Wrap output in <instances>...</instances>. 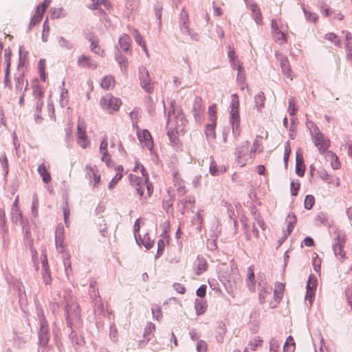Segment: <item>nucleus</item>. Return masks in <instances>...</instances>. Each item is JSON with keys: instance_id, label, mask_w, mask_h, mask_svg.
<instances>
[{"instance_id": "nucleus-1", "label": "nucleus", "mask_w": 352, "mask_h": 352, "mask_svg": "<svg viewBox=\"0 0 352 352\" xmlns=\"http://www.w3.org/2000/svg\"><path fill=\"white\" fill-rule=\"evenodd\" d=\"M131 184L135 188L141 197L147 199L153 192V187L148 183L147 173H131L129 175Z\"/></svg>"}, {"instance_id": "nucleus-2", "label": "nucleus", "mask_w": 352, "mask_h": 352, "mask_svg": "<svg viewBox=\"0 0 352 352\" xmlns=\"http://www.w3.org/2000/svg\"><path fill=\"white\" fill-rule=\"evenodd\" d=\"M230 103V122L232 124V133L235 137L241 134L240 116H239V99L236 94L231 96Z\"/></svg>"}, {"instance_id": "nucleus-3", "label": "nucleus", "mask_w": 352, "mask_h": 352, "mask_svg": "<svg viewBox=\"0 0 352 352\" xmlns=\"http://www.w3.org/2000/svg\"><path fill=\"white\" fill-rule=\"evenodd\" d=\"M121 104L122 102L120 98H116L110 94L102 97L100 101L101 107L109 113L118 111Z\"/></svg>"}, {"instance_id": "nucleus-4", "label": "nucleus", "mask_w": 352, "mask_h": 352, "mask_svg": "<svg viewBox=\"0 0 352 352\" xmlns=\"http://www.w3.org/2000/svg\"><path fill=\"white\" fill-rule=\"evenodd\" d=\"M87 126L83 119L79 118L77 124V143L82 148H86L89 144L90 141L86 134Z\"/></svg>"}, {"instance_id": "nucleus-5", "label": "nucleus", "mask_w": 352, "mask_h": 352, "mask_svg": "<svg viewBox=\"0 0 352 352\" xmlns=\"http://www.w3.org/2000/svg\"><path fill=\"white\" fill-rule=\"evenodd\" d=\"M312 140L315 146L318 148L321 153H324L330 146L329 140L325 138L318 128H316L313 131Z\"/></svg>"}, {"instance_id": "nucleus-6", "label": "nucleus", "mask_w": 352, "mask_h": 352, "mask_svg": "<svg viewBox=\"0 0 352 352\" xmlns=\"http://www.w3.org/2000/svg\"><path fill=\"white\" fill-rule=\"evenodd\" d=\"M256 226L261 228L263 230H265L266 228L265 223L259 214H255L254 222L252 223V230L250 231L247 230L245 231V236L247 240H251L252 236L255 239H258L259 237V232L256 228Z\"/></svg>"}, {"instance_id": "nucleus-7", "label": "nucleus", "mask_w": 352, "mask_h": 352, "mask_svg": "<svg viewBox=\"0 0 352 352\" xmlns=\"http://www.w3.org/2000/svg\"><path fill=\"white\" fill-rule=\"evenodd\" d=\"M346 243V237L344 234H338L335 240L333 245V252L336 256L343 262L346 258V253L344 247Z\"/></svg>"}, {"instance_id": "nucleus-8", "label": "nucleus", "mask_w": 352, "mask_h": 352, "mask_svg": "<svg viewBox=\"0 0 352 352\" xmlns=\"http://www.w3.org/2000/svg\"><path fill=\"white\" fill-rule=\"evenodd\" d=\"M267 137L268 133L266 131H262L260 135H256L252 144V146L250 149V155L252 157H254L255 154L257 153H260L263 152V140H267Z\"/></svg>"}, {"instance_id": "nucleus-9", "label": "nucleus", "mask_w": 352, "mask_h": 352, "mask_svg": "<svg viewBox=\"0 0 352 352\" xmlns=\"http://www.w3.org/2000/svg\"><path fill=\"white\" fill-rule=\"evenodd\" d=\"M140 80L142 87L147 93H152L154 89V82L151 81L148 72L146 68H142L140 72Z\"/></svg>"}, {"instance_id": "nucleus-10", "label": "nucleus", "mask_w": 352, "mask_h": 352, "mask_svg": "<svg viewBox=\"0 0 352 352\" xmlns=\"http://www.w3.org/2000/svg\"><path fill=\"white\" fill-rule=\"evenodd\" d=\"M276 56L280 61L282 73L292 80L293 79V75L288 58L279 52H276Z\"/></svg>"}, {"instance_id": "nucleus-11", "label": "nucleus", "mask_w": 352, "mask_h": 352, "mask_svg": "<svg viewBox=\"0 0 352 352\" xmlns=\"http://www.w3.org/2000/svg\"><path fill=\"white\" fill-rule=\"evenodd\" d=\"M87 177L93 182V186L98 188L101 180L100 174L98 168L87 165L85 167Z\"/></svg>"}, {"instance_id": "nucleus-12", "label": "nucleus", "mask_w": 352, "mask_h": 352, "mask_svg": "<svg viewBox=\"0 0 352 352\" xmlns=\"http://www.w3.org/2000/svg\"><path fill=\"white\" fill-rule=\"evenodd\" d=\"M284 291L285 285L283 283H276L275 284L274 289V300L269 302V307L274 308L279 304L283 298Z\"/></svg>"}, {"instance_id": "nucleus-13", "label": "nucleus", "mask_w": 352, "mask_h": 352, "mask_svg": "<svg viewBox=\"0 0 352 352\" xmlns=\"http://www.w3.org/2000/svg\"><path fill=\"white\" fill-rule=\"evenodd\" d=\"M65 230L62 225H58L56 229L55 241L57 250L63 252L65 251V245L64 244Z\"/></svg>"}, {"instance_id": "nucleus-14", "label": "nucleus", "mask_w": 352, "mask_h": 352, "mask_svg": "<svg viewBox=\"0 0 352 352\" xmlns=\"http://www.w3.org/2000/svg\"><path fill=\"white\" fill-rule=\"evenodd\" d=\"M138 138L139 141L141 142L143 146L151 149L153 147V140L151 133L148 130L144 129L142 131H138Z\"/></svg>"}, {"instance_id": "nucleus-15", "label": "nucleus", "mask_w": 352, "mask_h": 352, "mask_svg": "<svg viewBox=\"0 0 352 352\" xmlns=\"http://www.w3.org/2000/svg\"><path fill=\"white\" fill-rule=\"evenodd\" d=\"M11 217L12 221L15 223H21L22 222V214L19 208V198L18 195L15 197L11 208Z\"/></svg>"}, {"instance_id": "nucleus-16", "label": "nucleus", "mask_w": 352, "mask_h": 352, "mask_svg": "<svg viewBox=\"0 0 352 352\" xmlns=\"http://www.w3.org/2000/svg\"><path fill=\"white\" fill-rule=\"evenodd\" d=\"M246 285L250 292L256 291V280L254 276V269L253 266H250L247 269Z\"/></svg>"}, {"instance_id": "nucleus-17", "label": "nucleus", "mask_w": 352, "mask_h": 352, "mask_svg": "<svg viewBox=\"0 0 352 352\" xmlns=\"http://www.w3.org/2000/svg\"><path fill=\"white\" fill-rule=\"evenodd\" d=\"M320 177L327 183L331 184L333 187L338 188L340 186V181L339 177L329 175L325 170L319 171Z\"/></svg>"}, {"instance_id": "nucleus-18", "label": "nucleus", "mask_w": 352, "mask_h": 352, "mask_svg": "<svg viewBox=\"0 0 352 352\" xmlns=\"http://www.w3.org/2000/svg\"><path fill=\"white\" fill-rule=\"evenodd\" d=\"M316 289V280L310 276L307 285V293L305 296L306 300H309L310 305L311 304L312 298L315 295Z\"/></svg>"}, {"instance_id": "nucleus-19", "label": "nucleus", "mask_w": 352, "mask_h": 352, "mask_svg": "<svg viewBox=\"0 0 352 352\" xmlns=\"http://www.w3.org/2000/svg\"><path fill=\"white\" fill-rule=\"evenodd\" d=\"M89 41L91 43L90 45V49L91 50L94 52L95 54H97L98 55L100 56H104L105 52L104 50H102L100 45H99V38L94 35H90L89 37Z\"/></svg>"}, {"instance_id": "nucleus-20", "label": "nucleus", "mask_w": 352, "mask_h": 352, "mask_svg": "<svg viewBox=\"0 0 352 352\" xmlns=\"http://www.w3.org/2000/svg\"><path fill=\"white\" fill-rule=\"evenodd\" d=\"M237 77L236 81L238 84L240 85V89L241 90H244L245 88H248V84L246 83V78L245 72L242 65V63L240 62H237Z\"/></svg>"}, {"instance_id": "nucleus-21", "label": "nucleus", "mask_w": 352, "mask_h": 352, "mask_svg": "<svg viewBox=\"0 0 352 352\" xmlns=\"http://www.w3.org/2000/svg\"><path fill=\"white\" fill-rule=\"evenodd\" d=\"M78 65L84 68L94 69L97 67L98 64L92 60L90 57L82 55L78 60Z\"/></svg>"}, {"instance_id": "nucleus-22", "label": "nucleus", "mask_w": 352, "mask_h": 352, "mask_svg": "<svg viewBox=\"0 0 352 352\" xmlns=\"http://www.w3.org/2000/svg\"><path fill=\"white\" fill-rule=\"evenodd\" d=\"M168 126V135L170 139L174 142L176 139V134L178 133V130L179 126L175 124V121L174 118H171L170 116L168 118L167 122Z\"/></svg>"}, {"instance_id": "nucleus-23", "label": "nucleus", "mask_w": 352, "mask_h": 352, "mask_svg": "<svg viewBox=\"0 0 352 352\" xmlns=\"http://www.w3.org/2000/svg\"><path fill=\"white\" fill-rule=\"evenodd\" d=\"M195 271L197 275H200L208 269L206 260L203 257H197L194 264Z\"/></svg>"}, {"instance_id": "nucleus-24", "label": "nucleus", "mask_w": 352, "mask_h": 352, "mask_svg": "<svg viewBox=\"0 0 352 352\" xmlns=\"http://www.w3.org/2000/svg\"><path fill=\"white\" fill-rule=\"evenodd\" d=\"M107 146H108V142H107V139L105 138L100 143V152L102 155V157H101L102 161L105 162L107 166H109V163L111 162V157L108 153Z\"/></svg>"}, {"instance_id": "nucleus-25", "label": "nucleus", "mask_w": 352, "mask_h": 352, "mask_svg": "<svg viewBox=\"0 0 352 352\" xmlns=\"http://www.w3.org/2000/svg\"><path fill=\"white\" fill-rule=\"evenodd\" d=\"M116 85V80L113 76L107 75L104 76L100 82L101 87L104 90L113 89Z\"/></svg>"}, {"instance_id": "nucleus-26", "label": "nucleus", "mask_w": 352, "mask_h": 352, "mask_svg": "<svg viewBox=\"0 0 352 352\" xmlns=\"http://www.w3.org/2000/svg\"><path fill=\"white\" fill-rule=\"evenodd\" d=\"M325 158L327 161L331 163V166L334 170L340 168V162L338 157L333 152L331 151H327L325 154Z\"/></svg>"}, {"instance_id": "nucleus-27", "label": "nucleus", "mask_w": 352, "mask_h": 352, "mask_svg": "<svg viewBox=\"0 0 352 352\" xmlns=\"http://www.w3.org/2000/svg\"><path fill=\"white\" fill-rule=\"evenodd\" d=\"M226 167L225 166H217V164L215 161L213 160H211L210 166H209V171L210 173L213 175H219L220 174H222L226 171Z\"/></svg>"}, {"instance_id": "nucleus-28", "label": "nucleus", "mask_w": 352, "mask_h": 352, "mask_svg": "<svg viewBox=\"0 0 352 352\" xmlns=\"http://www.w3.org/2000/svg\"><path fill=\"white\" fill-rule=\"evenodd\" d=\"M131 34L133 36L135 41L143 48V50L146 53L147 56H149L148 51L146 47V42L144 41L143 37L138 30H133Z\"/></svg>"}, {"instance_id": "nucleus-29", "label": "nucleus", "mask_w": 352, "mask_h": 352, "mask_svg": "<svg viewBox=\"0 0 352 352\" xmlns=\"http://www.w3.org/2000/svg\"><path fill=\"white\" fill-rule=\"evenodd\" d=\"M38 172L42 177L43 182L48 184L51 182V175L44 164H40L38 167Z\"/></svg>"}, {"instance_id": "nucleus-30", "label": "nucleus", "mask_w": 352, "mask_h": 352, "mask_svg": "<svg viewBox=\"0 0 352 352\" xmlns=\"http://www.w3.org/2000/svg\"><path fill=\"white\" fill-rule=\"evenodd\" d=\"M125 8L128 13L132 14L139 8L140 0H125Z\"/></svg>"}, {"instance_id": "nucleus-31", "label": "nucleus", "mask_w": 352, "mask_h": 352, "mask_svg": "<svg viewBox=\"0 0 352 352\" xmlns=\"http://www.w3.org/2000/svg\"><path fill=\"white\" fill-rule=\"evenodd\" d=\"M119 44L121 49L124 51H127L131 47V38L128 34H122L119 39Z\"/></svg>"}, {"instance_id": "nucleus-32", "label": "nucleus", "mask_w": 352, "mask_h": 352, "mask_svg": "<svg viewBox=\"0 0 352 352\" xmlns=\"http://www.w3.org/2000/svg\"><path fill=\"white\" fill-rule=\"evenodd\" d=\"M195 308L197 315L204 314L207 309L206 302L201 299H196L195 301Z\"/></svg>"}, {"instance_id": "nucleus-33", "label": "nucleus", "mask_w": 352, "mask_h": 352, "mask_svg": "<svg viewBox=\"0 0 352 352\" xmlns=\"http://www.w3.org/2000/svg\"><path fill=\"white\" fill-rule=\"evenodd\" d=\"M33 94L34 97L38 100L36 102V108L40 110L43 104V102L41 101V99L43 96V92L42 91L41 87L37 85L34 86L33 87Z\"/></svg>"}, {"instance_id": "nucleus-34", "label": "nucleus", "mask_w": 352, "mask_h": 352, "mask_svg": "<svg viewBox=\"0 0 352 352\" xmlns=\"http://www.w3.org/2000/svg\"><path fill=\"white\" fill-rule=\"evenodd\" d=\"M6 69L5 73V78H4V85L8 87L9 89H12V84L10 82L9 76H10V59L9 57L6 58Z\"/></svg>"}, {"instance_id": "nucleus-35", "label": "nucleus", "mask_w": 352, "mask_h": 352, "mask_svg": "<svg viewBox=\"0 0 352 352\" xmlns=\"http://www.w3.org/2000/svg\"><path fill=\"white\" fill-rule=\"evenodd\" d=\"M295 342L292 336L287 337L286 342L283 346V352H294L295 351Z\"/></svg>"}, {"instance_id": "nucleus-36", "label": "nucleus", "mask_w": 352, "mask_h": 352, "mask_svg": "<svg viewBox=\"0 0 352 352\" xmlns=\"http://www.w3.org/2000/svg\"><path fill=\"white\" fill-rule=\"evenodd\" d=\"M263 343V340L259 336H254L252 338L248 343V348L251 351H255L257 347L261 346Z\"/></svg>"}, {"instance_id": "nucleus-37", "label": "nucleus", "mask_w": 352, "mask_h": 352, "mask_svg": "<svg viewBox=\"0 0 352 352\" xmlns=\"http://www.w3.org/2000/svg\"><path fill=\"white\" fill-rule=\"evenodd\" d=\"M216 122H212L211 124H208L206 126L205 133L207 138L214 140L216 137L215 133Z\"/></svg>"}, {"instance_id": "nucleus-38", "label": "nucleus", "mask_w": 352, "mask_h": 352, "mask_svg": "<svg viewBox=\"0 0 352 352\" xmlns=\"http://www.w3.org/2000/svg\"><path fill=\"white\" fill-rule=\"evenodd\" d=\"M43 14H44V12H43L42 10L41 11L40 10L36 8V10L34 14L33 15V16L31 19L30 27L32 28V27L36 25V24H38V23H40V21H41V19L43 18Z\"/></svg>"}, {"instance_id": "nucleus-39", "label": "nucleus", "mask_w": 352, "mask_h": 352, "mask_svg": "<svg viewBox=\"0 0 352 352\" xmlns=\"http://www.w3.org/2000/svg\"><path fill=\"white\" fill-rule=\"evenodd\" d=\"M122 171L123 168L121 166H118V168H117V173L116 174L115 177L112 179V180L110 182L109 184V189L113 188L114 186L118 183V182L121 179L122 177Z\"/></svg>"}, {"instance_id": "nucleus-40", "label": "nucleus", "mask_w": 352, "mask_h": 352, "mask_svg": "<svg viewBox=\"0 0 352 352\" xmlns=\"http://www.w3.org/2000/svg\"><path fill=\"white\" fill-rule=\"evenodd\" d=\"M155 327L153 324L149 323L147 324V326L145 328L144 333V337L146 339V343L148 341H149L151 338L153 336V332L155 331Z\"/></svg>"}, {"instance_id": "nucleus-41", "label": "nucleus", "mask_w": 352, "mask_h": 352, "mask_svg": "<svg viewBox=\"0 0 352 352\" xmlns=\"http://www.w3.org/2000/svg\"><path fill=\"white\" fill-rule=\"evenodd\" d=\"M256 107L258 109L263 107L265 104V96L263 92L258 93L254 98Z\"/></svg>"}, {"instance_id": "nucleus-42", "label": "nucleus", "mask_w": 352, "mask_h": 352, "mask_svg": "<svg viewBox=\"0 0 352 352\" xmlns=\"http://www.w3.org/2000/svg\"><path fill=\"white\" fill-rule=\"evenodd\" d=\"M92 1V3L89 6V8L91 10H98V14L103 17H105L107 16V14L104 12V11L99 7V0H91Z\"/></svg>"}, {"instance_id": "nucleus-43", "label": "nucleus", "mask_w": 352, "mask_h": 352, "mask_svg": "<svg viewBox=\"0 0 352 352\" xmlns=\"http://www.w3.org/2000/svg\"><path fill=\"white\" fill-rule=\"evenodd\" d=\"M296 174L300 177L303 176L305 173V165L303 164L302 159L298 158V157L296 158Z\"/></svg>"}, {"instance_id": "nucleus-44", "label": "nucleus", "mask_w": 352, "mask_h": 352, "mask_svg": "<svg viewBox=\"0 0 352 352\" xmlns=\"http://www.w3.org/2000/svg\"><path fill=\"white\" fill-rule=\"evenodd\" d=\"M273 36H274V41L276 43H278V44L285 43L287 41L285 34L280 30H278V31H276L275 32H274Z\"/></svg>"}, {"instance_id": "nucleus-45", "label": "nucleus", "mask_w": 352, "mask_h": 352, "mask_svg": "<svg viewBox=\"0 0 352 352\" xmlns=\"http://www.w3.org/2000/svg\"><path fill=\"white\" fill-rule=\"evenodd\" d=\"M296 104V100L295 98L292 97L289 99L288 112L291 116H294L297 111Z\"/></svg>"}, {"instance_id": "nucleus-46", "label": "nucleus", "mask_w": 352, "mask_h": 352, "mask_svg": "<svg viewBox=\"0 0 352 352\" xmlns=\"http://www.w3.org/2000/svg\"><path fill=\"white\" fill-rule=\"evenodd\" d=\"M291 153V147L289 142H286L284 145V155L283 160L285 162V168H287L288 160Z\"/></svg>"}, {"instance_id": "nucleus-47", "label": "nucleus", "mask_w": 352, "mask_h": 352, "mask_svg": "<svg viewBox=\"0 0 352 352\" xmlns=\"http://www.w3.org/2000/svg\"><path fill=\"white\" fill-rule=\"evenodd\" d=\"M38 72L41 76V78L45 81L46 76L45 73V59H41L38 63Z\"/></svg>"}, {"instance_id": "nucleus-48", "label": "nucleus", "mask_w": 352, "mask_h": 352, "mask_svg": "<svg viewBox=\"0 0 352 352\" xmlns=\"http://www.w3.org/2000/svg\"><path fill=\"white\" fill-rule=\"evenodd\" d=\"M270 296H271L270 292L269 290H267V289H261L259 294H258L260 302L262 304L266 302L267 301V298Z\"/></svg>"}, {"instance_id": "nucleus-49", "label": "nucleus", "mask_w": 352, "mask_h": 352, "mask_svg": "<svg viewBox=\"0 0 352 352\" xmlns=\"http://www.w3.org/2000/svg\"><path fill=\"white\" fill-rule=\"evenodd\" d=\"M314 203H315L314 197L312 195H307L305 199V201H304L305 208L307 210H310L314 206Z\"/></svg>"}, {"instance_id": "nucleus-50", "label": "nucleus", "mask_w": 352, "mask_h": 352, "mask_svg": "<svg viewBox=\"0 0 352 352\" xmlns=\"http://www.w3.org/2000/svg\"><path fill=\"white\" fill-rule=\"evenodd\" d=\"M346 40L347 41L346 44V49L349 50L347 56L350 59H352V54L351 53L352 49V36L349 32H346Z\"/></svg>"}, {"instance_id": "nucleus-51", "label": "nucleus", "mask_w": 352, "mask_h": 352, "mask_svg": "<svg viewBox=\"0 0 352 352\" xmlns=\"http://www.w3.org/2000/svg\"><path fill=\"white\" fill-rule=\"evenodd\" d=\"M228 58H229L230 62L232 63V65L233 66L237 67V62H239V61L236 60L235 51L231 47H229V50L228 52Z\"/></svg>"}, {"instance_id": "nucleus-52", "label": "nucleus", "mask_w": 352, "mask_h": 352, "mask_svg": "<svg viewBox=\"0 0 352 352\" xmlns=\"http://www.w3.org/2000/svg\"><path fill=\"white\" fill-rule=\"evenodd\" d=\"M58 44L60 47L67 49H72L73 47V45L72 44V43L63 37H60L58 38Z\"/></svg>"}, {"instance_id": "nucleus-53", "label": "nucleus", "mask_w": 352, "mask_h": 352, "mask_svg": "<svg viewBox=\"0 0 352 352\" xmlns=\"http://www.w3.org/2000/svg\"><path fill=\"white\" fill-rule=\"evenodd\" d=\"M302 10L305 14V17L307 20H309L311 22H314V23H315L317 21L318 17L316 14H313V13L308 12L304 6L302 7Z\"/></svg>"}, {"instance_id": "nucleus-54", "label": "nucleus", "mask_w": 352, "mask_h": 352, "mask_svg": "<svg viewBox=\"0 0 352 352\" xmlns=\"http://www.w3.org/2000/svg\"><path fill=\"white\" fill-rule=\"evenodd\" d=\"M209 116L212 122H216V113H217V107L215 104H212L209 107L208 109Z\"/></svg>"}, {"instance_id": "nucleus-55", "label": "nucleus", "mask_w": 352, "mask_h": 352, "mask_svg": "<svg viewBox=\"0 0 352 352\" xmlns=\"http://www.w3.org/2000/svg\"><path fill=\"white\" fill-rule=\"evenodd\" d=\"M49 32H50V26L47 24V21H45V23L43 24V34H42V39L44 42H46L47 41Z\"/></svg>"}, {"instance_id": "nucleus-56", "label": "nucleus", "mask_w": 352, "mask_h": 352, "mask_svg": "<svg viewBox=\"0 0 352 352\" xmlns=\"http://www.w3.org/2000/svg\"><path fill=\"white\" fill-rule=\"evenodd\" d=\"M131 173H147L144 166L140 163L136 162Z\"/></svg>"}, {"instance_id": "nucleus-57", "label": "nucleus", "mask_w": 352, "mask_h": 352, "mask_svg": "<svg viewBox=\"0 0 352 352\" xmlns=\"http://www.w3.org/2000/svg\"><path fill=\"white\" fill-rule=\"evenodd\" d=\"M324 38L327 40H329L332 43H334L336 45L339 43V39L334 33H327L325 34Z\"/></svg>"}, {"instance_id": "nucleus-58", "label": "nucleus", "mask_w": 352, "mask_h": 352, "mask_svg": "<svg viewBox=\"0 0 352 352\" xmlns=\"http://www.w3.org/2000/svg\"><path fill=\"white\" fill-rule=\"evenodd\" d=\"M207 349V344L204 341L200 340L198 342L197 344V350L198 352H206Z\"/></svg>"}, {"instance_id": "nucleus-59", "label": "nucleus", "mask_w": 352, "mask_h": 352, "mask_svg": "<svg viewBox=\"0 0 352 352\" xmlns=\"http://www.w3.org/2000/svg\"><path fill=\"white\" fill-rule=\"evenodd\" d=\"M16 89L21 91L24 85V78L21 76L16 78Z\"/></svg>"}, {"instance_id": "nucleus-60", "label": "nucleus", "mask_w": 352, "mask_h": 352, "mask_svg": "<svg viewBox=\"0 0 352 352\" xmlns=\"http://www.w3.org/2000/svg\"><path fill=\"white\" fill-rule=\"evenodd\" d=\"M52 0H45L43 3L38 5L37 8L43 12H45L46 9L49 7L51 3Z\"/></svg>"}, {"instance_id": "nucleus-61", "label": "nucleus", "mask_w": 352, "mask_h": 352, "mask_svg": "<svg viewBox=\"0 0 352 352\" xmlns=\"http://www.w3.org/2000/svg\"><path fill=\"white\" fill-rule=\"evenodd\" d=\"M63 213H64V221L65 223L67 226V227H69V217L70 214V210L67 206V204H66V207L63 209Z\"/></svg>"}, {"instance_id": "nucleus-62", "label": "nucleus", "mask_w": 352, "mask_h": 352, "mask_svg": "<svg viewBox=\"0 0 352 352\" xmlns=\"http://www.w3.org/2000/svg\"><path fill=\"white\" fill-rule=\"evenodd\" d=\"M300 188V184L292 182L291 183V193L293 196H296L298 194Z\"/></svg>"}, {"instance_id": "nucleus-63", "label": "nucleus", "mask_w": 352, "mask_h": 352, "mask_svg": "<svg viewBox=\"0 0 352 352\" xmlns=\"http://www.w3.org/2000/svg\"><path fill=\"white\" fill-rule=\"evenodd\" d=\"M99 6H102L104 9L107 11H110L111 10V3L109 0H100L99 1Z\"/></svg>"}, {"instance_id": "nucleus-64", "label": "nucleus", "mask_w": 352, "mask_h": 352, "mask_svg": "<svg viewBox=\"0 0 352 352\" xmlns=\"http://www.w3.org/2000/svg\"><path fill=\"white\" fill-rule=\"evenodd\" d=\"M173 287L179 294H184L186 292V288L184 285L180 283H175L173 285Z\"/></svg>"}]
</instances>
